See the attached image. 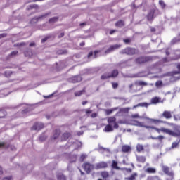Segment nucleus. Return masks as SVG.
<instances>
[{
  "mask_svg": "<svg viewBox=\"0 0 180 180\" xmlns=\"http://www.w3.org/2000/svg\"><path fill=\"white\" fill-rule=\"evenodd\" d=\"M131 124H132V126H137L138 127H146V129H153L154 130H156V131H158V133H161V131H162V133H166V134H169V136H174V137L178 136V134L176 133H175L167 128L162 127L160 129H158V128H155L154 127L147 126V125L144 124V122H139L137 120H133L132 123H131Z\"/></svg>",
  "mask_w": 180,
  "mask_h": 180,
  "instance_id": "f257e3e1",
  "label": "nucleus"
},
{
  "mask_svg": "<svg viewBox=\"0 0 180 180\" xmlns=\"http://www.w3.org/2000/svg\"><path fill=\"white\" fill-rule=\"evenodd\" d=\"M160 102H162L161 101V98L160 97H155L151 99V102L150 103H140L139 104H137L136 105H134L133 106V109H136V108H148V106H150V105H157V103H160Z\"/></svg>",
  "mask_w": 180,
  "mask_h": 180,
  "instance_id": "f03ea898",
  "label": "nucleus"
},
{
  "mask_svg": "<svg viewBox=\"0 0 180 180\" xmlns=\"http://www.w3.org/2000/svg\"><path fill=\"white\" fill-rule=\"evenodd\" d=\"M131 119H139V120H143V119H146L147 120H150V122H153V123H158L160 122V120H155V119H150L148 117L147 115L143 114V115H139V113H135L132 114L131 115Z\"/></svg>",
  "mask_w": 180,
  "mask_h": 180,
  "instance_id": "7ed1b4c3",
  "label": "nucleus"
},
{
  "mask_svg": "<svg viewBox=\"0 0 180 180\" xmlns=\"http://www.w3.org/2000/svg\"><path fill=\"white\" fill-rule=\"evenodd\" d=\"M119 72L117 70H113L111 73H105L101 76V79H108V78H115L117 77Z\"/></svg>",
  "mask_w": 180,
  "mask_h": 180,
  "instance_id": "20e7f679",
  "label": "nucleus"
},
{
  "mask_svg": "<svg viewBox=\"0 0 180 180\" xmlns=\"http://www.w3.org/2000/svg\"><path fill=\"white\" fill-rule=\"evenodd\" d=\"M120 44L112 45L105 51V54H109L115 51V50H117V49H120Z\"/></svg>",
  "mask_w": 180,
  "mask_h": 180,
  "instance_id": "39448f33",
  "label": "nucleus"
},
{
  "mask_svg": "<svg viewBox=\"0 0 180 180\" xmlns=\"http://www.w3.org/2000/svg\"><path fill=\"white\" fill-rule=\"evenodd\" d=\"M83 168L87 174H89V172H91L92 171V169H94V165H91V163L86 162L83 165Z\"/></svg>",
  "mask_w": 180,
  "mask_h": 180,
  "instance_id": "423d86ee",
  "label": "nucleus"
},
{
  "mask_svg": "<svg viewBox=\"0 0 180 180\" xmlns=\"http://www.w3.org/2000/svg\"><path fill=\"white\" fill-rule=\"evenodd\" d=\"M158 12V10H155V9H153L151 10L148 15H147V18H148V20H153V19H154V18H155V15L156 13Z\"/></svg>",
  "mask_w": 180,
  "mask_h": 180,
  "instance_id": "0eeeda50",
  "label": "nucleus"
},
{
  "mask_svg": "<svg viewBox=\"0 0 180 180\" xmlns=\"http://www.w3.org/2000/svg\"><path fill=\"white\" fill-rule=\"evenodd\" d=\"M136 49L131 48H127L122 51V54H129L130 56L136 54Z\"/></svg>",
  "mask_w": 180,
  "mask_h": 180,
  "instance_id": "6e6552de",
  "label": "nucleus"
},
{
  "mask_svg": "<svg viewBox=\"0 0 180 180\" xmlns=\"http://www.w3.org/2000/svg\"><path fill=\"white\" fill-rule=\"evenodd\" d=\"M108 122L109 123V124H111L112 126H113L114 124L115 129H117L119 127V125L117 124V123H116V118L115 117L108 118Z\"/></svg>",
  "mask_w": 180,
  "mask_h": 180,
  "instance_id": "1a4fd4ad",
  "label": "nucleus"
},
{
  "mask_svg": "<svg viewBox=\"0 0 180 180\" xmlns=\"http://www.w3.org/2000/svg\"><path fill=\"white\" fill-rule=\"evenodd\" d=\"M44 127V124L41 122H36L32 127V130H41Z\"/></svg>",
  "mask_w": 180,
  "mask_h": 180,
  "instance_id": "9d476101",
  "label": "nucleus"
},
{
  "mask_svg": "<svg viewBox=\"0 0 180 180\" xmlns=\"http://www.w3.org/2000/svg\"><path fill=\"white\" fill-rule=\"evenodd\" d=\"M162 171L164 172L165 174H167L169 176H174V172H169V168L167 166H162Z\"/></svg>",
  "mask_w": 180,
  "mask_h": 180,
  "instance_id": "9b49d317",
  "label": "nucleus"
},
{
  "mask_svg": "<svg viewBox=\"0 0 180 180\" xmlns=\"http://www.w3.org/2000/svg\"><path fill=\"white\" fill-rule=\"evenodd\" d=\"M150 58L148 57H141L136 59V63L138 64H143V63H146V61H149Z\"/></svg>",
  "mask_w": 180,
  "mask_h": 180,
  "instance_id": "f8f14e48",
  "label": "nucleus"
},
{
  "mask_svg": "<svg viewBox=\"0 0 180 180\" xmlns=\"http://www.w3.org/2000/svg\"><path fill=\"white\" fill-rule=\"evenodd\" d=\"M82 81V77L81 76H75L70 79V82H81Z\"/></svg>",
  "mask_w": 180,
  "mask_h": 180,
  "instance_id": "ddd939ff",
  "label": "nucleus"
},
{
  "mask_svg": "<svg viewBox=\"0 0 180 180\" xmlns=\"http://www.w3.org/2000/svg\"><path fill=\"white\" fill-rule=\"evenodd\" d=\"M108 167V163L105 162H101L96 165V169H101V168H106Z\"/></svg>",
  "mask_w": 180,
  "mask_h": 180,
  "instance_id": "4468645a",
  "label": "nucleus"
},
{
  "mask_svg": "<svg viewBox=\"0 0 180 180\" xmlns=\"http://www.w3.org/2000/svg\"><path fill=\"white\" fill-rule=\"evenodd\" d=\"M162 117H165V119H171L172 117V113L171 111H165L162 113Z\"/></svg>",
  "mask_w": 180,
  "mask_h": 180,
  "instance_id": "2eb2a0df",
  "label": "nucleus"
},
{
  "mask_svg": "<svg viewBox=\"0 0 180 180\" xmlns=\"http://www.w3.org/2000/svg\"><path fill=\"white\" fill-rule=\"evenodd\" d=\"M101 51H95L94 52H90L88 55V58H91L92 57V58H96V54H98V53H100Z\"/></svg>",
  "mask_w": 180,
  "mask_h": 180,
  "instance_id": "dca6fc26",
  "label": "nucleus"
},
{
  "mask_svg": "<svg viewBox=\"0 0 180 180\" xmlns=\"http://www.w3.org/2000/svg\"><path fill=\"white\" fill-rule=\"evenodd\" d=\"M81 146H82V143L78 141H76L71 145V147H72V148H77V147H81Z\"/></svg>",
  "mask_w": 180,
  "mask_h": 180,
  "instance_id": "f3484780",
  "label": "nucleus"
},
{
  "mask_svg": "<svg viewBox=\"0 0 180 180\" xmlns=\"http://www.w3.org/2000/svg\"><path fill=\"white\" fill-rule=\"evenodd\" d=\"M122 150L123 153H129V151H130V150H131V148L127 145H124L122 146Z\"/></svg>",
  "mask_w": 180,
  "mask_h": 180,
  "instance_id": "a211bd4d",
  "label": "nucleus"
},
{
  "mask_svg": "<svg viewBox=\"0 0 180 180\" xmlns=\"http://www.w3.org/2000/svg\"><path fill=\"white\" fill-rule=\"evenodd\" d=\"M105 131H113V128L112 127V124H109L105 127Z\"/></svg>",
  "mask_w": 180,
  "mask_h": 180,
  "instance_id": "6ab92c4d",
  "label": "nucleus"
},
{
  "mask_svg": "<svg viewBox=\"0 0 180 180\" xmlns=\"http://www.w3.org/2000/svg\"><path fill=\"white\" fill-rule=\"evenodd\" d=\"M146 172L148 174H155V169L153 167H149L146 169Z\"/></svg>",
  "mask_w": 180,
  "mask_h": 180,
  "instance_id": "aec40b11",
  "label": "nucleus"
},
{
  "mask_svg": "<svg viewBox=\"0 0 180 180\" xmlns=\"http://www.w3.org/2000/svg\"><path fill=\"white\" fill-rule=\"evenodd\" d=\"M136 160L139 161V162H146V158L143 156H138Z\"/></svg>",
  "mask_w": 180,
  "mask_h": 180,
  "instance_id": "412c9836",
  "label": "nucleus"
},
{
  "mask_svg": "<svg viewBox=\"0 0 180 180\" xmlns=\"http://www.w3.org/2000/svg\"><path fill=\"white\" fill-rule=\"evenodd\" d=\"M155 86L157 88H162V86H164V84H162V82L161 80H159L156 82Z\"/></svg>",
  "mask_w": 180,
  "mask_h": 180,
  "instance_id": "4be33fe9",
  "label": "nucleus"
},
{
  "mask_svg": "<svg viewBox=\"0 0 180 180\" xmlns=\"http://www.w3.org/2000/svg\"><path fill=\"white\" fill-rule=\"evenodd\" d=\"M101 176L104 179H106V178H109V173L108 172H102Z\"/></svg>",
  "mask_w": 180,
  "mask_h": 180,
  "instance_id": "5701e85b",
  "label": "nucleus"
},
{
  "mask_svg": "<svg viewBox=\"0 0 180 180\" xmlns=\"http://www.w3.org/2000/svg\"><path fill=\"white\" fill-rule=\"evenodd\" d=\"M71 134L70 133H65L62 136V140H67Z\"/></svg>",
  "mask_w": 180,
  "mask_h": 180,
  "instance_id": "b1692460",
  "label": "nucleus"
},
{
  "mask_svg": "<svg viewBox=\"0 0 180 180\" xmlns=\"http://www.w3.org/2000/svg\"><path fill=\"white\" fill-rule=\"evenodd\" d=\"M112 167L115 169H120V168H119V167H117V162H116L115 160L112 161Z\"/></svg>",
  "mask_w": 180,
  "mask_h": 180,
  "instance_id": "393cba45",
  "label": "nucleus"
},
{
  "mask_svg": "<svg viewBox=\"0 0 180 180\" xmlns=\"http://www.w3.org/2000/svg\"><path fill=\"white\" fill-rule=\"evenodd\" d=\"M136 150H137V151H139L140 153V151H143V150H144V148L143 147V145L138 144L136 146Z\"/></svg>",
  "mask_w": 180,
  "mask_h": 180,
  "instance_id": "a878e982",
  "label": "nucleus"
},
{
  "mask_svg": "<svg viewBox=\"0 0 180 180\" xmlns=\"http://www.w3.org/2000/svg\"><path fill=\"white\" fill-rule=\"evenodd\" d=\"M175 56L176 57L174 58V60H178V58H180V50H177L175 51Z\"/></svg>",
  "mask_w": 180,
  "mask_h": 180,
  "instance_id": "bb28decb",
  "label": "nucleus"
},
{
  "mask_svg": "<svg viewBox=\"0 0 180 180\" xmlns=\"http://www.w3.org/2000/svg\"><path fill=\"white\" fill-rule=\"evenodd\" d=\"M137 85H140L141 86H147V82L143 81H139L136 82Z\"/></svg>",
  "mask_w": 180,
  "mask_h": 180,
  "instance_id": "cd10ccee",
  "label": "nucleus"
},
{
  "mask_svg": "<svg viewBox=\"0 0 180 180\" xmlns=\"http://www.w3.org/2000/svg\"><path fill=\"white\" fill-rule=\"evenodd\" d=\"M136 176H137V174L134 173L130 177L126 178L127 180H135Z\"/></svg>",
  "mask_w": 180,
  "mask_h": 180,
  "instance_id": "c85d7f7f",
  "label": "nucleus"
},
{
  "mask_svg": "<svg viewBox=\"0 0 180 180\" xmlns=\"http://www.w3.org/2000/svg\"><path fill=\"white\" fill-rule=\"evenodd\" d=\"M84 92H85L84 90H81L77 92H75V96H81V95H82V94H84Z\"/></svg>",
  "mask_w": 180,
  "mask_h": 180,
  "instance_id": "c756f323",
  "label": "nucleus"
},
{
  "mask_svg": "<svg viewBox=\"0 0 180 180\" xmlns=\"http://www.w3.org/2000/svg\"><path fill=\"white\" fill-rule=\"evenodd\" d=\"M129 110H130V108H125L120 110V112H122L124 113H128Z\"/></svg>",
  "mask_w": 180,
  "mask_h": 180,
  "instance_id": "7c9ffc66",
  "label": "nucleus"
},
{
  "mask_svg": "<svg viewBox=\"0 0 180 180\" xmlns=\"http://www.w3.org/2000/svg\"><path fill=\"white\" fill-rule=\"evenodd\" d=\"M58 180H65V176L63 174H59V175H58Z\"/></svg>",
  "mask_w": 180,
  "mask_h": 180,
  "instance_id": "2f4dec72",
  "label": "nucleus"
},
{
  "mask_svg": "<svg viewBox=\"0 0 180 180\" xmlns=\"http://www.w3.org/2000/svg\"><path fill=\"white\" fill-rule=\"evenodd\" d=\"M159 4L160 5L162 9H164V8H165V3L162 0H160L159 1Z\"/></svg>",
  "mask_w": 180,
  "mask_h": 180,
  "instance_id": "473e14b6",
  "label": "nucleus"
},
{
  "mask_svg": "<svg viewBox=\"0 0 180 180\" xmlns=\"http://www.w3.org/2000/svg\"><path fill=\"white\" fill-rule=\"evenodd\" d=\"M123 21L120 20L117 22H116L115 26H118V27H120V26H123Z\"/></svg>",
  "mask_w": 180,
  "mask_h": 180,
  "instance_id": "72a5a7b5",
  "label": "nucleus"
},
{
  "mask_svg": "<svg viewBox=\"0 0 180 180\" xmlns=\"http://www.w3.org/2000/svg\"><path fill=\"white\" fill-rule=\"evenodd\" d=\"M58 20V18L54 17V18H51V19L49 20V22H50V23H53V22H57Z\"/></svg>",
  "mask_w": 180,
  "mask_h": 180,
  "instance_id": "f704fd0d",
  "label": "nucleus"
},
{
  "mask_svg": "<svg viewBox=\"0 0 180 180\" xmlns=\"http://www.w3.org/2000/svg\"><path fill=\"white\" fill-rule=\"evenodd\" d=\"M178 144H179V142H174L172 144V148H176V147H178Z\"/></svg>",
  "mask_w": 180,
  "mask_h": 180,
  "instance_id": "c9c22d12",
  "label": "nucleus"
},
{
  "mask_svg": "<svg viewBox=\"0 0 180 180\" xmlns=\"http://www.w3.org/2000/svg\"><path fill=\"white\" fill-rule=\"evenodd\" d=\"M114 110H116V108H113V109H111V110H107L106 113H107V115H110L111 113L113 112Z\"/></svg>",
  "mask_w": 180,
  "mask_h": 180,
  "instance_id": "e433bc0d",
  "label": "nucleus"
},
{
  "mask_svg": "<svg viewBox=\"0 0 180 180\" xmlns=\"http://www.w3.org/2000/svg\"><path fill=\"white\" fill-rule=\"evenodd\" d=\"M85 158H86V155L83 154V155H82L81 157H80V160H81V161H84V160H85Z\"/></svg>",
  "mask_w": 180,
  "mask_h": 180,
  "instance_id": "4c0bfd02",
  "label": "nucleus"
},
{
  "mask_svg": "<svg viewBox=\"0 0 180 180\" xmlns=\"http://www.w3.org/2000/svg\"><path fill=\"white\" fill-rule=\"evenodd\" d=\"M112 88H114V89H116V88H117L118 86V84L117 83H112Z\"/></svg>",
  "mask_w": 180,
  "mask_h": 180,
  "instance_id": "58836bf2",
  "label": "nucleus"
},
{
  "mask_svg": "<svg viewBox=\"0 0 180 180\" xmlns=\"http://www.w3.org/2000/svg\"><path fill=\"white\" fill-rule=\"evenodd\" d=\"M46 139V136H44V134L41 135L40 137H39V140L41 141H43V140H44Z\"/></svg>",
  "mask_w": 180,
  "mask_h": 180,
  "instance_id": "ea45409f",
  "label": "nucleus"
},
{
  "mask_svg": "<svg viewBox=\"0 0 180 180\" xmlns=\"http://www.w3.org/2000/svg\"><path fill=\"white\" fill-rule=\"evenodd\" d=\"M177 68L179 70V72H174V74H179V72H180V63L178 64Z\"/></svg>",
  "mask_w": 180,
  "mask_h": 180,
  "instance_id": "a19ab883",
  "label": "nucleus"
},
{
  "mask_svg": "<svg viewBox=\"0 0 180 180\" xmlns=\"http://www.w3.org/2000/svg\"><path fill=\"white\" fill-rule=\"evenodd\" d=\"M179 40H180V35H179V37H178V39H173L172 42H173V43H176V41H179Z\"/></svg>",
  "mask_w": 180,
  "mask_h": 180,
  "instance_id": "79ce46f5",
  "label": "nucleus"
},
{
  "mask_svg": "<svg viewBox=\"0 0 180 180\" xmlns=\"http://www.w3.org/2000/svg\"><path fill=\"white\" fill-rule=\"evenodd\" d=\"M86 115H89V114L92 113V110L87 109V110H86Z\"/></svg>",
  "mask_w": 180,
  "mask_h": 180,
  "instance_id": "37998d69",
  "label": "nucleus"
},
{
  "mask_svg": "<svg viewBox=\"0 0 180 180\" xmlns=\"http://www.w3.org/2000/svg\"><path fill=\"white\" fill-rule=\"evenodd\" d=\"M3 180H12V177L11 176L5 177L3 179Z\"/></svg>",
  "mask_w": 180,
  "mask_h": 180,
  "instance_id": "c03bdc74",
  "label": "nucleus"
},
{
  "mask_svg": "<svg viewBox=\"0 0 180 180\" xmlns=\"http://www.w3.org/2000/svg\"><path fill=\"white\" fill-rule=\"evenodd\" d=\"M4 174V170L2 169V167L0 165V175H2Z\"/></svg>",
  "mask_w": 180,
  "mask_h": 180,
  "instance_id": "a18cd8bd",
  "label": "nucleus"
},
{
  "mask_svg": "<svg viewBox=\"0 0 180 180\" xmlns=\"http://www.w3.org/2000/svg\"><path fill=\"white\" fill-rule=\"evenodd\" d=\"M18 54V51H15L11 53V56H16Z\"/></svg>",
  "mask_w": 180,
  "mask_h": 180,
  "instance_id": "49530a36",
  "label": "nucleus"
},
{
  "mask_svg": "<svg viewBox=\"0 0 180 180\" xmlns=\"http://www.w3.org/2000/svg\"><path fill=\"white\" fill-rule=\"evenodd\" d=\"M6 37V34H0V39H2V37Z\"/></svg>",
  "mask_w": 180,
  "mask_h": 180,
  "instance_id": "de8ad7c7",
  "label": "nucleus"
},
{
  "mask_svg": "<svg viewBox=\"0 0 180 180\" xmlns=\"http://www.w3.org/2000/svg\"><path fill=\"white\" fill-rule=\"evenodd\" d=\"M96 116H97L96 112L92 113L91 115V117H96Z\"/></svg>",
  "mask_w": 180,
  "mask_h": 180,
  "instance_id": "09e8293b",
  "label": "nucleus"
},
{
  "mask_svg": "<svg viewBox=\"0 0 180 180\" xmlns=\"http://www.w3.org/2000/svg\"><path fill=\"white\" fill-rule=\"evenodd\" d=\"M29 55L27 54V52L25 53V56H26L27 57H28V56H32V52H29Z\"/></svg>",
  "mask_w": 180,
  "mask_h": 180,
  "instance_id": "8fccbe9b",
  "label": "nucleus"
},
{
  "mask_svg": "<svg viewBox=\"0 0 180 180\" xmlns=\"http://www.w3.org/2000/svg\"><path fill=\"white\" fill-rule=\"evenodd\" d=\"M124 42H125L126 44L130 43V39H124Z\"/></svg>",
  "mask_w": 180,
  "mask_h": 180,
  "instance_id": "3c124183",
  "label": "nucleus"
},
{
  "mask_svg": "<svg viewBox=\"0 0 180 180\" xmlns=\"http://www.w3.org/2000/svg\"><path fill=\"white\" fill-rule=\"evenodd\" d=\"M1 147H5V143L0 142V148H1Z\"/></svg>",
  "mask_w": 180,
  "mask_h": 180,
  "instance_id": "603ef678",
  "label": "nucleus"
},
{
  "mask_svg": "<svg viewBox=\"0 0 180 180\" xmlns=\"http://www.w3.org/2000/svg\"><path fill=\"white\" fill-rule=\"evenodd\" d=\"M115 32H116V30H112L110 32V34H113V33H115Z\"/></svg>",
  "mask_w": 180,
  "mask_h": 180,
  "instance_id": "864d4df0",
  "label": "nucleus"
},
{
  "mask_svg": "<svg viewBox=\"0 0 180 180\" xmlns=\"http://www.w3.org/2000/svg\"><path fill=\"white\" fill-rule=\"evenodd\" d=\"M158 139L159 140H162V139H164V136H159L158 137Z\"/></svg>",
  "mask_w": 180,
  "mask_h": 180,
  "instance_id": "5fc2aeb1",
  "label": "nucleus"
},
{
  "mask_svg": "<svg viewBox=\"0 0 180 180\" xmlns=\"http://www.w3.org/2000/svg\"><path fill=\"white\" fill-rule=\"evenodd\" d=\"M84 134V132H82V131L77 132L78 136H82V134Z\"/></svg>",
  "mask_w": 180,
  "mask_h": 180,
  "instance_id": "6e6d98bb",
  "label": "nucleus"
},
{
  "mask_svg": "<svg viewBox=\"0 0 180 180\" xmlns=\"http://www.w3.org/2000/svg\"><path fill=\"white\" fill-rule=\"evenodd\" d=\"M46 40H47V38H44V39H43L41 40V42H42V43H44L45 41H46Z\"/></svg>",
  "mask_w": 180,
  "mask_h": 180,
  "instance_id": "4d7b16f0",
  "label": "nucleus"
},
{
  "mask_svg": "<svg viewBox=\"0 0 180 180\" xmlns=\"http://www.w3.org/2000/svg\"><path fill=\"white\" fill-rule=\"evenodd\" d=\"M57 137H58V134H56V135H54L53 139L56 140V139H57Z\"/></svg>",
  "mask_w": 180,
  "mask_h": 180,
  "instance_id": "13d9d810",
  "label": "nucleus"
},
{
  "mask_svg": "<svg viewBox=\"0 0 180 180\" xmlns=\"http://www.w3.org/2000/svg\"><path fill=\"white\" fill-rule=\"evenodd\" d=\"M166 54H167V56H168V55L169 54V49H167V50L166 51Z\"/></svg>",
  "mask_w": 180,
  "mask_h": 180,
  "instance_id": "bf43d9fd",
  "label": "nucleus"
},
{
  "mask_svg": "<svg viewBox=\"0 0 180 180\" xmlns=\"http://www.w3.org/2000/svg\"><path fill=\"white\" fill-rule=\"evenodd\" d=\"M33 46H34V43L30 44V47H33Z\"/></svg>",
  "mask_w": 180,
  "mask_h": 180,
  "instance_id": "052dcab7",
  "label": "nucleus"
},
{
  "mask_svg": "<svg viewBox=\"0 0 180 180\" xmlns=\"http://www.w3.org/2000/svg\"><path fill=\"white\" fill-rule=\"evenodd\" d=\"M11 149L13 151V150H15V146H11Z\"/></svg>",
  "mask_w": 180,
  "mask_h": 180,
  "instance_id": "680f3d73",
  "label": "nucleus"
},
{
  "mask_svg": "<svg viewBox=\"0 0 180 180\" xmlns=\"http://www.w3.org/2000/svg\"><path fill=\"white\" fill-rule=\"evenodd\" d=\"M86 103H88L87 101H83V102H82V105H86Z\"/></svg>",
  "mask_w": 180,
  "mask_h": 180,
  "instance_id": "e2e57ef3",
  "label": "nucleus"
},
{
  "mask_svg": "<svg viewBox=\"0 0 180 180\" xmlns=\"http://www.w3.org/2000/svg\"><path fill=\"white\" fill-rule=\"evenodd\" d=\"M75 160H77V156H75L74 157V160H71L72 162H74V161H75Z\"/></svg>",
  "mask_w": 180,
  "mask_h": 180,
  "instance_id": "0e129e2a",
  "label": "nucleus"
},
{
  "mask_svg": "<svg viewBox=\"0 0 180 180\" xmlns=\"http://www.w3.org/2000/svg\"><path fill=\"white\" fill-rule=\"evenodd\" d=\"M167 61H168V59H167V58H164V59H163V62H164V63H167Z\"/></svg>",
  "mask_w": 180,
  "mask_h": 180,
  "instance_id": "69168bd1",
  "label": "nucleus"
},
{
  "mask_svg": "<svg viewBox=\"0 0 180 180\" xmlns=\"http://www.w3.org/2000/svg\"><path fill=\"white\" fill-rule=\"evenodd\" d=\"M80 46H85V42H82V43L80 44Z\"/></svg>",
  "mask_w": 180,
  "mask_h": 180,
  "instance_id": "338daca9",
  "label": "nucleus"
},
{
  "mask_svg": "<svg viewBox=\"0 0 180 180\" xmlns=\"http://www.w3.org/2000/svg\"><path fill=\"white\" fill-rule=\"evenodd\" d=\"M63 36H64V33H61L59 36V37H63Z\"/></svg>",
  "mask_w": 180,
  "mask_h": 180,
  "instance_id": "774afa93",
  "label": "nucleus"
}]
</instances>
